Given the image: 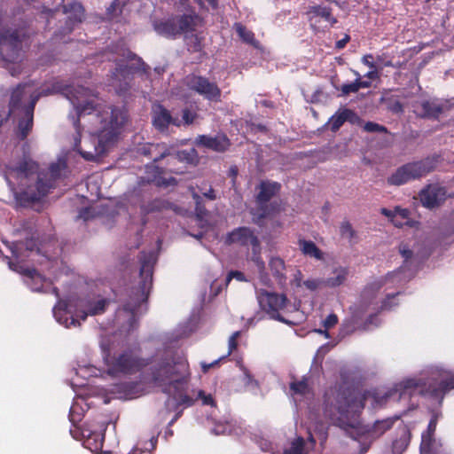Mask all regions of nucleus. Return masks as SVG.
<instances>
[{"label":"nucleus","instance_id":"1","mask_svg":"<svg viewBox=\"0 0 454 454\" xmlns=\"http://www.w3.org/2000/svg\"><path fill=\"white\" fill-rule=\"evenodd\" d=\"M91 91L83 86L66 85L64 94L72 103L76 117L73 150L84 160L92 161L104 155L118 139L128 120L124 108L114 106H100L89 99Z\"/></svg>","mask_w":454,"mask_h":454},{"label":"nucleus","instance_id":"2","mask_svg":"<svg viewBox=\"0 0 454 454\" xmlns=\"http://www.w3.org/2000/svg\"><path fill=\"white\" fill-rule=\"evenodd\" d=\"M454 389V374L447 375L440 380H434L427 386L421 380L407 379L397 384L385 393L378 391L360 392L355 388L334 387H331L324 395V413L333 425L343 429L355 427L357 417L364 408L365 401L372 397L375 405L383 406L393 399L396 401L410 400L411 397L421 395L442 403L444 396Z\"/></svg>","mask_w":454,"mask_h":454},{"label":"nucleus","instance_id":"3","mask_svg":"<svg viewBox=\"0 0 454 454\" xmlns=\"http://www.w3.org/2000/svg\"><path fill=\"white\" fill-rule=\"evenodd\" d=\"M145 379L149 383L172 393L177 405L191 407L194 399L187 394L191 371L187 359L176 352L166 351L157 356L149 367Z\"/></svg>","mask_w":454,"mask_h":454},{"label":"nucleus","instance_id":"4","mask_svg":"<svg viewBox=\"0 0 454 454\" xmlns=\"http://www.w3.org/2000/svg\"><path fill=\"white\" fill-rule=\"evenodd\" d=\"M4 12L0 8V59L7 63H17L22 59L24 47L28 46L35 34L27 21L4 26Z\"/></svg>","mask_w":454,"mask_h":454},{"label":"nucleus","instance_id":"5","mask_svg":"<svg viewBox=\"0 0 454 454\" xmlns=\"http://www.w3.org/2000/svg\"><path fill=\"white\" fill-rule=\"evenodd\" d=\"M139 261L141 263V280L138 286L131 290L129 301L123 305V309L132 315L136 314L141 304L147 301L153 286V266L155 263L153 254L142 252Z\"/></svg>","mask_w":454,"mask_h":454},{"label":"nucleus","instance_id":"6","mask_svg":"<svg viewBox=\"0 0 454 454\" xmlns=\"http://www.w3.org/2000/svg\"><path fill=\"white\" fill-rule=\"evenodd\" d=\"M258 189L259 192L255 197L257 207L254 211L251 212L257 218L255 223L271 215L279 213L283 209L281 200H271L281 190L279 183L269 180L262 181L258 185Z\"/></svg>","mask_w":454,"mask_h":454},{"label":"nucleus","instance_id":"7","mask_svg":"<svg viewBox=\"0 0 454 454\" xmlns=\"http://www.w3.org/2000/svg\"><path fill=\"white\" fill-rule=\"evenodd\" d=\"M60 171L61 165L59 163H52L49 168V172H39L35 190L28 188L20 192L17 196L20 204L27 207L40 201L54 187L56 180L60 176Z\"/></svg>","mask_w":454,"mask_h":454},{"label":"nucleus","instance_id":"8","mask_svg":"<svg viewBox=\"0 0 454 454\" xmlns=\"http://www.w3.org/2000/svg\"><path fill=\"white\" fill-rule=\"evenodd\" d=\"M439 158L438 155H433L418 161L406 163L399 167L387 178V183L391 185H402L419 179L435 169Z\"/></svg>","mask_w":454,"mask_h":454},{"label":"nucleus","instance_id":"9","mask_svg":"<svg viewBox=\"0 0 454 454\" xmlns=\"http://www.w3.org/2000/svg\"><path fill=\"white\" fill-rule=\"evenodd\" d=\"M198 15L193 10L190 13L173 15L153 22L154 31L166 38L174 39L177 35L195 30Z\"/></svg>","mask_w":454,"mask_h":454},{"label":"nucleus","instance_id":"10","mask_svg":"<svg viewBox=\"0 0 454 454\" xmlns=\"http://www.w3.org/2000/svg\"><path fill=\"white\" fill-rule=\"evenodd\" d=\"M107 373L116 377L133 374L148 365V362L129 349L106 358Z\"/></svg>","mask_w":454,"mask_h":454},{"label":"nucleus","instance_id":"11","mask_svg":"<svg viewBox=\"0 0 454 454\" xmlns=\"http://www.w3.org/2000/svg\"><path fill=\"white\" fill-rule=\"evenodd\" d=\"M184 83L190 90L202 96L208 101H221L222 91L218 84L215 82H211L204 75L195 73L189 74L184 78Z\"/></svg>","mask_w":454,"mask_h":454},{"label":"nucleus","instance_id":"12","mask_svg":"<svg viewBox=\"0 0 454 454\" xmlns=\"http://www.w3.org/2000/svg\"><path fill=\"white\" fill-rule=\"evenodd\" d=\"M258 301L262 309L271 318L287 325L291 324L280 315V311L284 309L288 303V299L286 294H278L277 293L262 290L258 294Z\"/></svg>","mask_w":454,"mask_h":454},{"label":"nucleus","instance_id":"13","mask_svg":"<svg viewBox=\"0 0 454 454\" xmlns=\"http://www.w3.org/2000/svg\"><path fill=\"white\" fill-rule=\"evenodd\" d=\"M173 150L174 146L166 143H145L137 147V152L138 154L152 160L153 163H157L165 158H168V161H169Z\"/></svg>","mask_w":454,"mask_h":454},{"label":"nucleus","instance_id":"14","mask_svg":"<svg viewBox=\"0 0 454 454\" xmlns=\"http://www.w3.org/2000/svg\"><path fill=\"white\" fill-rule=\"evenodd\" d=\"M225 243L228 245L238 244L242 247L251 245L254 250L260 247V241L257 236L254 234V231L248 227H238L229 232L226 236Z\"/></svg>","mask_w":454,"mask_h":454},{"label":"nucleus","instance_id":"15","mask_svg":"<svg viewBox=\"0 0 454 454\" xmlns=\"http://www.w3.org/2000/svg\"><path fill=\"white\" fill-rule=\"evenodd\" d=\"M194 144L197 146L204 147L216 153H224L231 146V141L224 134H217L215 137L208 135H199Z\"/></svg>","mask_w":454,"mask_h":454},{"label":"nucleus","instance_id":"16","mask_svg":"<svg viewBox=\"0 0 454 454\" xmlns=\"http://www.w3.org/2000/svg\"><path fill=\"white\" fill-rule=\"evenodd\" d=\"M109 301L102 298L97 301L90 299H82L79 306L82 309L76 311V317H80L81 320L85 321L88 316H97L105 313Z\"/></svg>","mask_w":454,"mask_h":454},{"label":"nucleus","instance_id":"17","mask_svg":"<svg viewBox=\"0 0 454 454\" xmlns=\"http://www.w3.org/2000/svg\"><path fill=\"white\" fill-rule=\"evenodd\" d=\"M63 12L69 14L64 27L65 34H70L74 30V26L82 22L85 16L84 7L77 1L63 5Z\"/></svg>","mask_w":454,"mask_h":454},{"label":"nucleus","instance_id":"18","mask_svg":"<svg viewBox=\"0 0 454 454\" xmlns=\"http://www.w3.org/2000/svg\"><path fill=\"white\" fill-rule=\"evenodd\" d=\"M37 100L38 96L32 98L30 103L24 108V116L19 120L17 137L20 140H25L33 129L34 110Z\"/></svg>","mask_w":454,"mask_h":454},{"label":"nucleus","instance_id":"19","mask_svg":"<svg viewBox=\"0 0 454 454\" xmlns=\"http://www.w3.org/2000/svg\"><path fill=\"white\" fill-rule=\"evenodd\" d=\"M305 14L312 26L320 20L327 22L330 27H333L338 22L337 19L333 15V9L330 6L311 5L308 7Z\"/></svg>","mask_w":454,"mask_h":454},{"label":"nucleus","instance_id":"20","mask_svg":"<svg viewBox=\"0 0 454 454\" xmlns=\"http://www.w3.org/2000/svg\"><path fill=\"white\" fill-rule=\"evenodd\" d=\"M346 121H348L351 124L360 125L362 119L354 110L349 108L339 109L329 119L328 124L330 125V130L332 132L338 131Z\"/></svg>","mask_w":454,"mask_h":454},{"label":"nucleus","instance_id":"21","mask_svg":"<svg viewBox=\"0 0 454 454\" xmlns=\"http://www.w3.org/2000/svg\"><path fill=\"white\" fill-rule=\"evenodd\" d=\"M181 123L182 121L172 117L170 112L161 105L153 111V124L160 132L167 131L170 124L180 127Z\"/></svg>","mask_w":454,"mask_h":454},{"label":"nucleus","instance_id":"22","mask_svg":"<svg viewBox=\"0 0 454 454\" xmlns=\"http://www.w3.org/2000/svg\"><path fill=\"white\" fill-rule=\"evenodd\" d=\"M420 200L424 206L432 208L437 207L445 195V190L436 185H429L420 192Z\"/></svg>","mask_w":454,"mask_h":454},{"label":"nucleus","instance_id":"23","mask_svg":"<svg viewBox=\"0 0 454 454\" xmlns=\"http://www.w3.org/2000/svg\"><path fill=\"white\" fill-rule=\"evenodd\" d=\"M439 414L434 413L429 420L427 428L421 435L420 450L421 452L429 451L434 442V433L436 430Z\"/></svg>","mask_w":454,"mask_h":454},{"label":"nucleus","instance_id":"24","mask_svg":"<svg viewBox=\"0 0 454 454\" xmlns=\"http://www.w3.org/2000/svg\"><path fill=\"white\" fill-rule=\"evenodd\" d=\"M269 268L271 275L279 286L286 283V267L285 261L279 256H273L269 261Z\"/></svg>","mask_w":454,"mask_h":454},{"label":"nucleus","instance_id":"25","mask_svg":"<svg viewBox=\"0 0 454 454\" xmlns=\"http://www.w3.org/2000/svg\"><path fill=\"white\" fill-rule=\"evenodd\" d=\"M175 160L196 166L200 161V157L197 150L193 147L176 152H174L173 150L171 151L169 161Z\"/></svg>","mask_w":454,"mask_h":454},{"label":"nucleus","instance_id":"26","mask_svg":"<svg viewBox=\"0 0 454 454\" xmlns=\"http://www.w3.org/2000/svg\"><path fill=\"white\" fill-rule=\"evenodd\" d=\"M301 252L310 258L317 261H324V252L311 240L299 239L298 241Z\"/></svg>","mask_w":454,"mask_h":454},{"label":"nucleus","instance_id":"27","mask_svg":"<svg viewBox=\"0 0 454 454\" xmlns=\"http://www.w3.org/2000/svg\"><path fill=\"white\" fill-rule=\"evenodd\" d=\"M35 243L32 239L26 241H16L12 243L11 247L12 256L19 261H23L28 256V252L33 251Z\"/></svg>","mask_w":454,"mask_h":454},{"label":"nucleus","instance_id":"28","mask_svg":"<svg viewBox=\"0 0 454 454\" xmlns=\"http://www.w3.org/2000/svg\"><path fill=\"white\" fill-rule=\"evenodd\" d=\"M82 436L86 437L85 442L91 451H99L102 450L105 434L102 433L92 432L88 429L82 431Z\"/></svg>","mask_w":454,"mask_h":454},{"label":"nucleus","instance_id":"29","mask_svg":"<svg viewBox=\"0 0 454 454\" xmlns=\"http://www.w3.org/2000/svg\"><path fill=\"white\" fill-rule=\"evenodd\" d=\"M38 164L31 160H24L20 161L14 168L13 171L16 172L17 177H25L27 178L34 174L38 175Z\"/></svg>","mask_w":454,"mask_h":454},{"label":"nucleus","instance_id":"30","mask_svg":"<svg viewBox=\"0 0 454 454\" xmlns=\"http://www.w3.org/2000/svg\"><path fill=\"white\" fill-rule=\"evenodd\" d=\"M333 277H329L324 281V285L328 287H337L341 286L347 279L348 269L347 267H336L333 270Z\"/></svg>","mask_w":454,"mask_h":454},{"label":"nucleus","instance_id":"31","mask_svg":"<svg viewBox=\"0 0 454 454\" xmlns=\"http://www.w3.org/2000/svg\"><path fill=\"white\" fill-rule=\"evenodd\" d=\"M411 433L405 425L399 428V438L392 442V449L395 453H402L409 445Z\"/></svg>","mask_w":454,"mask_h":454},{"label":"nucleus","instance_id":"32","mask_svg":"<svg viewBox=\"0 0 454 454\" xmlns=\"http://www.w3.org/2000/svg\"><path fill=\"white\" fill-rule=\"evenodd\" d=\"M386 109L394 114H402L404 112L403 104L395 95H386L380 98Z\"/></svg>","mask_w":454,"mask_h":454},{"label":"nucleus","instance_id":"33","mask_svg":"<svg viewBox=\"0 0 454 454\" xmlns=\"http://www.w3.org/2000/svg\"><path fill=\"white\" fill-rule=\"evenodd\" d=\"M241 332L236 331L234 332L228 341V352L225 356L220 357L218 360L214 361L211 364H202V369L204 372H207L210 368L216 365L219 361L225 359L227 356H231V354L238 348V339L240 337Z\"/></svg>","mask_w":454,"mask_h":454},{"label":"nucleus","instance_id":"34","mask_svg":"<svg viewBox=\"0 0 454 454\" xmlns=\"http://www.w3.org/2000/svg\"><path fill=\"white\" fill-rule=\"evenodd\" d=\"M420 115L426 118H438L442 112V107L430 101H423L420 105Z\"/></svg>","mask_w":454,"mask_h":454},{"label":"nucleus","instance_id":"35","mask_svg":"<svg viewBox=\"0 0 454 454\" xmlns=\"http://www.w3.org/2000/svg\"><path fill=\"white\" fill-rule=\"evenodd\" d=\"M68 314L69 313L67 309H62L61 308L54 309L55 317L59 323L65 325L67 328L81 325V323L77 318L74 317L73 316L68 317Z\"/></svg>","mask_w":454,"mask_h":454},{"label":"nucleus","instance_id":"36","mask_svg":"<svg viewBox=\"0 0 454 454\" xmlns=\"http://www.w3.org/2000/svg\"><path fill=\"white\" fill-rule=\"evenodd\" d=\"M26 84L20 83L17 87L12 90L11 95V99L9 103V111L10 113H14L17 109L20 107L21 99L24 96V89Z\"/></svg>","mask_w":454,"mask_h":454},{"label":"nucleus","instance_id":"37","mask_svg":"<svg viewBox=\"0 0 454 454\" xmlns=\"http://www.w3.org/2000/svg\"><path fill=\"white\" fill-rule=\"evenodd\" d=\"M234 28L239 36L247 43L254 47L257 46L258 41L255 39L254 34L248 30L243 24L237 22L234 24Z\"/></svg>","mask_w":454,"mask_h":454},{"label":"nucleus","instance_id":"38","mask_svg":"<svg viewBox=\"0 0 454 454\" xmlns=\"http://www.w3.org/2000/svg\"><path fill=\"white\" fill-rule=\"evenodd\" d=\"M395 419L391 418H387L382 420H377L372 429L371 434L374 437H379L382 435L387 430L390 429L394 425Z\"/></svg>","mask_w":454,"mask_h":454},{"label":"nucleus","instance_id":"39","mask_svg":"<svg viewBox=\"0 0 454 454\" xmlns=\"http://www.w3.org/2000/svg\"><path fill=\"white\" fill-rule=\"evenodd\" d=\"M172 208V204L166 200L155 199L144 207L145 213L160 212L164 209Z\"/></svg>","mask_w":454,"mask_h":454},{"label":"nucleus","instance_id":"40","mask_svg":"<svg viewBox=\"0 0 454 454\" xmlns=\"http://www.w3.org/2000/svg\"><path fill=\"white\" fill-rule=\"evenodd\" d=\"M190 191L195 201V213L200 219H202L207 215V210L203 204L202 197L196 192L194 187H190Z\"/></svg>","mask_w":454,"mask_h":454},{"label":"nucleus","instance_id":"41","mask_svg":"<svg viewBox=\"0 0 454 454\" xmlns=\"http://www.w3.org/2000/svg\"><path fill=\"white\" fill-rule=\"evenodd\" d=\"M386 284L385 279H378L370 284H368L364 290L362 291V297H372L374 298L377 293L381 289V287Z\"/></svg>","mask_w":454,"mask_h":454},{"label":"nucleus","instance_id":"42","mask_svg":"<svg viewBox=\"0 0 454 454\" xmlns=\"http://www.w3.org/2000/svg\"><path fill=\"white\" fill-rule=\"evenodd\" d=\"M126 3L121 0H114L106 8V14L109 20L117 18L122 14L123 7Z\"/></svg>","mask_w":454,"mask_h":454},{"label":"nucleus","instance_id":"43","mask_svg":"<svg viewBox=\"0 0 454 454\" xmlns=\"http://www.w3.org/2000/svg\"><path fill=\"white\" fill-rule=\"evenodd\" d=\"M290 390L293 395H304L309 391V385L306 379L290 383Z\"/></svg>","mask_w":454,"mask_h":454},{"label":"nucleus","instance_id":"44","mask_svg":"<svg viewBox=\"0 0 454 454\" xmlns=\"http://www.w3.org/2000/svg\"><path fill=\"white\" fill-rule=\"evenodd\" d=\"M254 251V254L252 257V261L254 262V263L255 264V266L257 268V270L260 274L262 281L263 283H266V280H269V278H268V274L265 271V262L262 260V256L259 254L255 253V249Z\"/></svg>","mask_w":454,"mask_h":454},{"label":"nucleus","instance_id":"45","mask_svg":"<svg viewBox=\"0 0 454 454\" xmlns=\"http://www.w3.org/2000/svg\"><path fill=\"white\" fill-rule=\"evenodd\" d=\"M340 234L342 238L351 241L356 233L348 221H343L340 226Z\"/></svg>","mask_w":454,"mask_h":454},{"label":"nucleus","instance_id":"46","mask_svg":"<svg viewBox=\"0 0 454 454\" xmlns=\"http://www.w3.org/2000/svg\"><path fill=\"white\" fill-rule=\"evenodd\" d=\"M304 445V439L302 437H297L294 442H292L290 449L286 450L289 454H306Z\"/></svg>","mask_w":454,"mask_h":454},{"label":"nucleus","instance_id":"47","mask_svg":"<svg viewBox=\"0 0 454 454\" xmlns=\"http://www.w3.org/2000/svg\"><path fill=\"white\" fill-rule=\"evenodd\" d=\"M192 397L194 399V402L197 399H200L202 401L203 405H210L212 407H215L216 405L213 396L210 394L207 395L203 390H198L197 396L194 398L193 395L195 394V391L192 390ZM189 395L191 396V395Z\"/></svg>","mask_w":454,"mask_h":454},{"label":"nucleus","instance_id":"48","mask_svg":"<svg viewBox=\"0 0 454 454\" xmlns=\"http://www.w3.org/2000/svg\"><path fill=\"white\" fill-rule=\"evenodd\" d=\"M188 50L192 52H200L202 51L201 40L198 35H192L187 37Z\"/></svg>","mask_w":454,"mask_h":454},{"label":"nucleus","instance_id":"49","mask_svg":"<svg viewBox=\"0 0 454 454\" xmlns=\"http://www.w3.org/2000/svg\"><path fill=\"white\" fill-rule=\"evenodd\" d=\"M364 130L369 133H389L387 127L373 121L365 122V124L364 125Z\"/></svg>","mask_w":454,"mask_h":454},{"label":"nucleus","instance_id":"50","mask_svg":"<svg viewBox=\"0 0 454 454\" xmlns=\"http://www.w3.org/2000/svg\"><path fill=\"white\" fill-rule=\"evenodd\" d=\"M198 114L196 112L191 111L189 108H184L182 111L183 121L185 125H191L194 122Z\"/></svg>","mask_w":454,"mask_h":454},{"label":"nucleus","instance_id":"51","mask_svg":"<svg viewBox=\"0 0 454 454\" xmlns=\"http://www.w3.org/2000/svg\"><path fill=\"white\" fill-rule=\"evenodd\" d=\"M358 90H359V88H358L356 79L353 82L343 84L340 87V91L343 96H348L350 93H356Z\"/></svg>","mask_w":454,"mask_h":454},{"label":"nucleus","instance_id":"52","mask_svg":"<svg viewBox=\"0 0 454 454\" xmlns=\"http://www.w3.org/2000/svg\"><path fill=\"white\" fill-rule=\"evenodd\" d=\"M399 294L400 293L387 294V297L381 301L380 309L388 310L391 309L394 306L397 305V303H393L392 300H394Z\"/></svg>","mask_w":454,"mask_h":454},{"label":"nucleus","instance_id":"53","mask_svg":"<svg viewBox=\"0 0 454 454\" xmlns=\"http://www.w3.org/2000/svg\"><path fill=\"white\" fill-rule=\"evenodd\" d=\"M380 213H381L383 215H385V216H387V217L390 218V219H391V221H392V223H393L395 226L400 227V226H402V225H403V223L398 222V221L395 219V218H396L395 208L394 210H390V209H387V208H386V207H382V208L380 209Z\"/></svg>","mask_w":454,"mask_h":454},{"label":"nucleus","instance_id":"54","mask_svg":"<svg viewBox=\"0 0 454 454\" xmlns=\"http://www.w3.org/2000/svg\"><path fill=\"white\" fill-rule=\"evenodd\" d=\"M338 324V317L337 315L332 313L326 317L324 320V326L325 329H330Z\"/></svg>","mask_w":454,"mask_h":454},{"label":"nucleus","instance_id":"55","mask_svg":"<svg viewBox=\"0 0 454 454\" xmlns=\"http://www.w3.org/2000/svg\"><path fill=\"white\" fill-rule=\"evenodd\" d=\"M399 252L402 254V256L404 258L405 261L410 260L413 255L412 250H411L410 247H408V245H405V244H402L400 246Z\"/></svg>","mask_w":454,"mask_h":454},{"label":"nucleus","instance_id":"56","mask_svg":"<svg viewBox=\"0 0 454 454\" xmlns=\"http://www.w3.org/2000/svg\"><path fill=\"white\" fill-rule=\"evenodd\" d=\"M366 311V308H356L352 312V321L354 324H357L358 320H360L364 312Z\"/></svg>","mask_w":454,"mask_h":454},{"label":"nucleus","instance_id":"57","mask_svg":"<svg viewBox=\"0 0 454 454\" xmlns=\"http://www.w3.org/2000/svg\"><path fill=\"white\" fill-rule=\"evenodd\" d=\"M69 420L74 427H76V424L82 420L81 413H75L74 407H71V409H70Z\"/></svg>","mask_w":454,"mask_h":454},{"label":"nucleus","instance_id":"58","mask_svg":"<svg viewBox=\"0 0 454 454\" xmlns=\"http://www.w3.org/2000/svg\"><path fill=\"white\" fill-rule=\"evenodd\" d=\"M320 283L317 279H307L303 282V286L309 290L315 291L318 288Z\"/></svg>","mask_w":454,"mask_h":454},{"label":"nucleus","instance_id":"59","mask_svg":"<svg viewBox=\"0 0 454 454\" xmlns=\"http://www.w3.org/2000/svg\"><path fill=\"white\" fill-rule=\"evenodd\" d=\"M200 192L202 196L209 200H215L216 199L215 192L211 185L208 186L207 190L203 191L200 188Z\"/></svg>","mask_w":454,"mask_h":454},{"label":"nucleus","instance_id":"60","mask_svg":"<svg viewBox=\"0 0 454 454\" xmlns=\"http://www.w3.org/2000/svg\"><path fill=\"white\" fill-rule=\"evenodd\" d=\"M355 75L356 76V82L358 84V88L360 89H368L372 86V82L370 81L361 80V76L358 72L355 71Z\"/></svg>","mask_w":454,"mask_h":454},{"label":"nucleus","instance_id":"61","mask_svg":"<svg viewBox=\"0 0 454 454\" xmlns=\"http://www.w3.org/2000/svg\"><path fill=\"white\" fill-rule=\"evenodd\" d=\"M232 278H237L239 281H243L245 279L244 274L241 271L231 270L227 276V283H229Z\"/></svg>","mask_w":454,"mask_h":454},{"label":"nucleus","instance_id":"62","mask_svg":"<svg viewBox=\"0 0 454 454\" xmlns=\"http://www.w3.org/2000/svg\"><path fill=\"white\" fill-rule=\"evenodd\" d=\"M396 217H400L402 220H407L410 216V211L406 208L395 207Z\"/></svg>","mask_w":454,"mask_h":454},{"label":"nucleus","instance_id":"63","mask_svg":"<svg viewBox=\"0 0 454 454\" xmlns=\"http://www.w3.org/2000/svg\"><path fill=\"white\" fill-rule=\"evenodd\" d=\"M372 59H373V57H372V54H367V55H364L362 58V62H363V64H364L365 66H367L371 69H375L376 66H375L374 62L371 60Z\"/></svg>","mask_w":454,"mask_h":454},{"label":"nucleus","instance_id":"64","mask_svg":"<svg viewBox=\"0 0 454 454\" xmlns=\"http://www.w3.org/2000/svg\"><path fill=\"white\" fill-rule=\"evenodd\" d=\"M349 40H350V36L348 35H345V36L342 39L336 42L335 48L338 50L343 49L347 45V43L349 42Z\"/></svg>","mask_w":454,"mask_h":454}]
</instances>
